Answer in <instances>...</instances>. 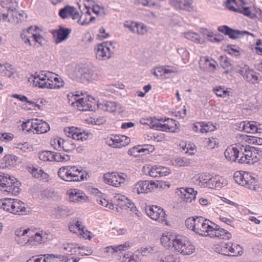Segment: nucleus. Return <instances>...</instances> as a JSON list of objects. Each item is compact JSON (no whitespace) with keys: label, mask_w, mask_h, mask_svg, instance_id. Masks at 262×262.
Instances as JSON below:
<instances>
[{"label":"nucleus","mask_w":262,"mask_h":262,"mask_svg":"<svg viewBox=\"0 0 262 262\" xmlns=\"http://www.w3.org/2000/svg\"><path fill=\"white\" fill-rule=\"evenodd\" d=\"M256 122L254 121H247L242 122L240 123L239 128L248 133H256Z\"/></svg>","instance_id":"31"},{"label":"nucleus","mask_w":262,"mask_h":262,"mask_svg":"<svg viewBox=\"0 0 262 262\" xmlns=\"http://www.w3.org/2000/svg\"><path fill=\"white\" fill-rule=\"evenodd\" d=\"M219 60L221 62V66L224 69L230 68L231 70H233V65L231 63L230 60L226 56H221L219 57Z\"/></svg>","instance_id":"43"},{"label":"nucleus","mask_w":262,"mask_h":262,"mask_svg":"<svg viewBox=\"0 0 262 262\" xmlns=\"http://www.w3.org/2000/svg\"><path fill=\"white\" fill-rule=\"evenodd\" d=\"M199 216L190 217L187 219L185 221V226L186 227L191 230L194 232L195 230L196 225V221H198Z\"/></svg>","instance_id":"41"},{"label":"nucleus","mask_w":262,"mask_h":262,"mask_svg":"<svg viewBox=\"0 0 262 262\" xmlns=\"http://www.w3.org/2000/svg\"><path fill=\"white\" fill-rule=\"evenodd\" d=\"M124 26L125 27L128 28L130 31L134 33H138V32H139L140 24L137 23L132 22L130 25L124 24Z\"/></svg>","instance_id":"58"},{"label":"nucleus","mask_w":262,"mask_h":262,"mask_svg":"<svg viewBox=\"0 0 262 262\" xmlns=\"http://www.w3.org/2000/svg\"><path fill=\"white\" fill-rule=\"evenodd\" d=\"M145 212L147 215L151 219L163 223L165 221V212L164 209L158 206H151L145 208Z\"/></svg>","instance_id":"7"},{"label":"nucleus","mask_w":262,"mask_h":262,"mask_svg":"<svg viewBox=\"0 0 262 262\" xmlns=\"http://www.w3.org/2000/svg\"><path fill=\"white\" fill-rule=\"evenodd\" d=\"M247 186H244L251 189H255L256 181L254 178L252 177L251 175L248 176V179L246 180Z\"/></svg>","instance_id":"56"},{"label":"nucleus","mask_w":262,"mask_h":262,"mask_svg":"<svg viewBox=\"0 0 262 262\" xmlns=\"http://www.w3.org/2000/svg\"><path fill=\"white\" fill-rule=\"evenodd\" d=\"M239 48L236 47L235 45H227L225 51L228 52V53L232 56L235 57H238L239 56Z\"/></svg>","instance_id":"44"},{"label":"nucleus","mask_w":262,"mask_h":262,"mask_svg":"<svg viewBox=\"0 0 262 262\" xmlns=\"http://www.w3.org/2000/svg\"><path fill=\"white\" fill-rule=\"evenodd\" d=\"M198 124L201 127L200 132L202 133L213 131L215 128V126L210 122L205 123L204 122H199Z\"/></svg>","instance_id":"38"},{"label":"nucleus","mask_w":262,"mask_h":262,"mask_svg":"<svg viewBox=\"0 0 262 262\" xmlns=\"http://www.w3.org/2000/svg\"><path fill=\"white\" fill-rule=\"evenodd\" d=\"M69 140H64L62 142V151L70 153L75 148V145L71 143Z\"/></svg>","instance_id":"46"},{"label":"nucleus","mask_w":262,"mask_h":262,"mask_svg":"<svg viewBox=\"0 0 262 262\" xmlns=\"http://www.w3.org/2000/svg\"><path fill=\"white\" fill-rule=\"evenodd\" d=\"M68 167V166L60 167L58 171V176L64 181L71 182Z\"/></svg>","instance_id":"37"},{"label":"nucleus","mask_w":262,"mask_h":262,"mask_svg":"<svg viewBox=\"0 0 262 262\" xmlns=\"http://www.w3.org/2000/svg\"><path fill=\"white\" fill-rule=\"evenodd\" d=\"M216 139L212 138H208L206 141L207 146L209 148H214L216 144Z\"/></svg>","instance_id":"64"},{"label":"nucleus","mask_w":262,"mask_h":262,"mask_svg":"<svg viewBox=\"0 0 262 262\" xmlns=\"http://www.w3.org/2000/svg\"><path fill=\"white\" fill-rule=\"evenodd\" d=\"M39 159L43 161H55L63 162L70 160V156L61 152L43 150L39 152Z\"/></svg>","instance_id":"3"},{"label":"nucleus","mask_w":262,"mask_h":262,"mask_svg":"<svg viewBox=\"0 0 262 262\" xmlns=\"http://www.w3.org/2000/svg\"><path fill=\"white\" fill-rule=\"evenodd\" d=\"M112 42L110 41L103 42L95 47L96 58L100 60H106L111 58L114 53L110 50V46Z\"/></svg>","instance_id":"4"},{"label":"nucleus","mask_w":262,"mask_h":262,"mask_svg":"<svg viewBox=\"0 0 262 262\" xmlns=\"http://www.w3.org/2000/svg\"><path fill=\"white\" fill-rule=\"evenodd\" d=\"M161 243L167 249L173 248L184 255L191 254L194 251V246L186 237L180 235H174L170 232L163 234Z\"/></svg>","instance_id":"1"},{"label":"nucleus","mask_w":262,"mask_h":262,"mask_svg":"<svg viewBox=\"0 0 262 262\" xmlns=\"http://www.w3.org/2000/svg\"><path fill=\"white\" fill-rule=\"evenodd\" d=\"M145 150L144 148H141V146L138 145L137 147L135 146L129 149L128 151V154L130 156L137 157L138 156L139 153L144 152Z\"/></svg>","instance_id":"51"},{"label":"nucleus","mask_w":262,"mask_h":262,"mask_svg":"<svg viewBox=\"0 0 262 262\" xmlns=\"http://www.w3.org/2000/svg\"><path fill=\"white\" fill-rule=\"evenodd\" d=\"M210 177L205 174L200 175L199 177V181L201 183V186L206 187L207 184L209 181Z\"/></svg>","instance_id":"61"},{"label":"nucleus","mask_w":262,"mask_h":262,"mask_svg":"<svg viewBox=\"0 0 262 262\" xmlns=\"http://www.w3.org/2000/svg\"><path fill=\"white\" fill-rule=\"evenodd\" d=\"M14 72L15 70L11 64L8 63L4 64L0 63V74L2 76L11 77Z\"/></svg>","instance_id":"34"},{"label":"nucleus","mask_w":262,"mask_h":262,"mask_svg":"<svg viewBox=\"0 0 262 262\" xmlns=\"http://www.w3.org/2000/svg\"><path fill=\"white\" fill-rule=\"evenodd\" d=\"M157 170L159 173V177H165L170 173V170L167 167L158 166Z\"/></svg>","instance_id":"55"},{"label":"nucleus","mask_w":262,"mask_h":262,"mask_svg":"<svg viewBox=\"0 0 262 262\" xmlns=\"http://www.w3.org/2000/svg\"><path fill=\"white\" fill-rule=\"evenodd\" d=\"M50 126L46 121L42 120L35 119H34V130L33 133L43 134L48 132L50 130Z\"/></svg>","instance_id":"22"},{"label":"nucleus","mask_w":262,"mask_h":262,"mask_svg":"<svg viewBox=\"0 0 262 262\" xmlns=\"http://www.w3.org/2000/svg\"><path fill=\"white\" fill-rule=\"evenodd\" d=\"M32 30V27H29L26 31H24L20 34V37L21 39L26 43H28L30 46H31V41L30 39V36L29 37L28 34H30V31Z\"/></svg>","instance_id":"50"},{"label":"nucleus","mask_w":262,"mask_h":262,"mask_svg":"<svg viewBox=\"0 0 262 262\" xmlns=\"http://www.w3.org/2000/svg\"><path fill=\"white\" fill-rule=\"evenodd\" d=\"M30 212V209L21 201L15 199L14 201V205H13V209L12 213L19 215H25L28 214Z\"/></svg>","instance_id":"17"},{"label":"nucleus","mask_w":262,"mask_h":262,"mask_svg":"<svg viewBox=\"0 0 262 262\" xmlns=\"http://www.w3.org/2000/svg\"><path fill=\"white\" fill-rule=\"evenodd\" d=\"M14 201H15V199L10 198H5L1 200L2 205L0 207L1 209L12 213Z\"/></svg>","instance_id":"32"},{"label":"nucleus","mask_w":262,"mask_h":262,"mask_svg":"<svg viewBox=\"0 0 262 262\" xmlns=\"http://www.w3.org/2000/svg\"><path fill=\"white\" fill-rule=\"evenodd\" d=\"M66 134L69 137H72L73 139L76 140H81L84 141L87 140L89 134L84 131L81 132L80 129L75 128L73 126L64 129Z\"/></svg>","instance_id":"10"},{"label":"nucleus","mask_w":262,"mask_h":262,"mask_svg":"<svg viewBox=\"0 0 262 262\" xmlns=\"http://www.w3.org/2000/svg\"><path fill=\"white\" fill-rule=\"evenodd\" d=\"M211 237H217L220 239H230L232 237L231 234L224 229L221 228L220 226L213 223L212 229L209 234H207Z\"/></svg>","instance_id":"12"},{"label":"nucleus","mask_w":262,"mask_h":262,"mask_svg":"<svg viewBox=\"0 0 262 262\" xmlns=\"http://www.w3.org/2000/svg\"><path fill=\"white\" fill-rule=\"evenodd\" d=\"M169 4L176 10L191 11L192 0H168Z\"/></svg>","instance_id":"14"},{"label":"nucleus","mask_w":262,"mask_h":262,"mask_svg":"<svg viewBox=\"0 0 262 262\" xmlns=\"http://www.w3.org/2000/svg\"><path fill=\"white\" fill-rule=\"evenodd\" d=\"M88 200V197L82 191L78 192L74 190L69 193V200L73 202H85Z\"/></svg>","instance_id":"27"},{"label":"nucleus","mask_w":262,"mask_h":262,"mask_svg":"<svg viewBox=\"0 0 262 262\" xmlns=\"http://www.w3.org/2000/svg\"><path fill=\"white\" fill-rule=\"evenodd\" d=\"M185 37L188 39L191 40L194 42H199V34L194 32H188L185 34Z\"/></svg>","instance_id":"59"},{"label":"nucleus","mask_w":262,"mask_h":262,"mask_svg":"<svg viewBox=\"0 0 262 262\" xmlns=\"http://www.w3.org/2000/svg\"><path fill=\"white\" fill-rule=\"evenodd\" d=\"M89 101L90 100H88L87 98H81L72 102V105L75 106L76 104L77 108L81 111H95L96 107L93 106L91 102Z\"/></svg>","instance_id":"18"},{"label":"nucleus","mask_w":262,"mask_h":262,"mask_svg":"<svg viewBox=\"0 0 262 262\" xmlns=\"http://www.w3.org/2000/svg\"><path fill=\"white\" fill-rule=\"evenodd\" d=\"M177 52L183 59H186L189 57V52L185 48H181L178 49Z\"/></svg>","instance_id":"62"},{"label":"nucleus","mask_w":262,"mask_h":262,"mask_svg":"<svg viewBox=\"0 0 262 262\" xmlns=\"http://www.w3.org/2000/svg\"><path fill=\"white\" fill-rule=\"evenodd\" d=\"M249 152L250 156L247 155L244 158L241 157L238 160V163L253 164L262 158V150L258 148L253 147V149H251Z\"/></svg>","instance_id":"9"},{"label":"nucleus","mask_w":262,"mask_h":262,"mask_svg":"<svg viewBox=\"0 0 262 262\" xmlns=\"http://www.w3.org/2000/svg\"><path fill=\"white\" fill-rule=\"evenodd\" d=\"M29 236H30V237L28 238V242H30V245L33 246L35 244V242L38 244L46 242L47 239L48 234L46 233L43 234L42 231L41 233L36 232L34 235L30 232Z\"/></svg>","instance_id":"26"},{"label":"nucleus","mask_w":262,"mask_h":262,"mask_svg":"<svg viewBox=\"0 0 262 262\" xmlns=\"http://www.w3.org/2000/svg\"><path fill=\"white\" fill-rule=\"evenodd\" d=\"M213 91L218 97L224 98L230 96V91L224 86H216L213 88Z\"/></svg>","instance_id":"36"},{"label":"nucleus","mask_w":262,"mask_h":262,"mask_svg":"<svg viewBox=\"0 0 262 262\" xmlns=\"http://www.w3.org/2000/svg\"><path fill=\"white\" fill-rule=\"evenodd\" d=\"M247 70L244 76V79L247 81L251 83L257 82L258 77L256 75L255 72L253 70L249 69V67H246Z\"/></svg>","instance_id":"33"},{"label":"nucleus","mask_w":262,"mask_h":262,"mask_svg":"<svg viewBox=\"0 0 262 262\" xmlns=\"http://www.w3.org/2000/svg\"><path fill=\"white\" fill-rule=\"evenodd\" d=\"M33 83L35 86H38V88L41 89L47 88L50 89H59L61 87H63V82H61V84L57 85V84H54L52 80H38L37 79V78H34L33 80Z\"/></svg>","instance_id":"21"},{"label":"nucleus","mask_w":262,"mask_h":262,"mask_svg":"<svg viewBox=\"0 0 262 262\" xmlns=\"http://www.w3.org/2000/svg\"><path fill=\"white\" fill-rule=\"evenodd\" d=\"M127 178L126 174L121 173V174L115 173H107L103 175L104 182L109 185L115 187H119L121 184L123 183Z\"/></svg>","instance_id":"6"},{"label":"nucleus","mask_w":262,"mask_h":262,"mask_svg":"<svg viewBox=\"0 0 262 262\" xmlns=\"http://www.w3.org/2000/svg\"><path fill=\"white\" fill-rule=\"evenodd\" d=\"M158 187V184H156L155 182L146 180L140 181L135 185V189L138 194L151 192Z\"/></svg>","instance_id":"11"},{"label":"nucleus","mask_w":262,"mask_h":262,"mask_svg":"<svg viewBox=\"0 0 262 262\" xmlns=\"http://www.w3.org/2000/svg\"><path fill=\"white\" fill-rule=\"evenodd\" d=\"M15 241L19 245L21 246H29L30 245V242H28V239L26 238L25 235L21 236H15Z\"/></svg>","instance_id":"54"},{"label":"nucleus","mask_w":262,"mask_h":262,"mask_svg":"<svg viewBox=\"0 0 262 262\" xmlns=\"http://www.w3.org/2000/svg\"><path fill=\"white\" fill-rule=\"evenodd\" d=\"M92 74L88 69L82 70L81 76L80 77L81 82H86L92 78Z\"/></svg>","instance_id":"48"},{"label":"nucleus","mask_w":262,"mask_h":262,"mask_svg":"<svg viewBox=\"0 0 262 262\" xmlns=\"http://www.w3.org/2000/svg\"><path fill=\"white\" fill-rule=\"evenodd\" d=\"M63 249L67 254L72 255L75 254L78 247L73 243H67L63 245Z\"/></svg>","instance_id":"42"},{"label":"nucleus","mask_w":262,"mask_h":262,"mask_svg":"<svg viewBox=\"0 0 262 262\" xmlns=\"http://www.w3.org/2000/svg\"><path fill=\"white\" fill-rule=\"evenodd\" d=\"M98 109H100L104 111L113 113L116 111L117 103L115 102L106 101L102 103L98 102L97 104Z\"/></svg>","instance_id":"28"},{"label":"nucleus","mask_w":262,"mask_h":262,"mask_svg":"<svg viewBox=\"0 0 262 262\" xmlns=\"http://www.w3.org/2000/svg\"><path fill=\"white\" fill-rule=\"evenodd\" d=\"M224 155L226 159L230 161L235 162L236 160L238 161V159L239 151L234 147H228L224 152Z\"/></svg>","instance_id":"30"},{"label":"nucleus","mask_w":262,"mask_h":262,"mask_svg":"<svg viewBox=\"0 0 262 262\" xmlns=\"http://www.w3.org/2000/svg\"><path fill=\"white\" fill-rule=\"evenodd\" d=\"M58 259L59 261H63L64 259V256L60 255L54 254H45L40 255V257L38 258L39 262H53L57 261L56 260Z\"/></svg>","instance_id":"29"},{"label":"nucleus","mask_w":262,"mask_h":262,"mask_svg":"<svg viewBox=\"0 0 262 262\" xmlns=\"http://www.w3.org/2000/svg\"><path fill=\"white\" fill-rule=\"evenodd\" d=\"M20 183L14 177L8 174L0 172V189L1 191L11 194L17 195L20 192Z\"/></svg>","instance_id":"2"},{"label":"nucleus","mask_w":262,"mask_h":262,"mask_svg":"<svg viewBox=\"0 0 262 262\" xmlns=\"http://www.w3.org/2000/svg\"><path fill=\"white\" fill-rule=\"evenodd\" d=\"M55 212L60 216H67L71 214L72 211L67 206H60L54 208Z\"/></svg>","instance_id":"35"},{"label":"nucleus","mask_w":262,"mask_h":262,"mask_svg":"<svg viewBox=\"0 0 262 262\" xmlns=\"http://www.w3.org/2000/svg\"><path fill=\"white\" fill-rule=\"evenodd\" d=\"M21 127L24 131L26 130L27 132H30L32 130H34V119L31 120H28L26 122H23Z\"/></svg>","instance_id":"49"},{"label":"nucleus","mask_w":262,"mask_h":262,"mask_svg":"<svg viewBox=\"0 0 262 262\" xmlns=\"http://www.w3.org/2000/svg\"><path fill=\"white\" fill-rule=\"evenodd\" d=\"M157 251V249L155 247H148L144 248L141 250V254L142 255H146L148 253H152Z\"/></svg>","instance_id":"63"},{"label":"nucleus","mask_w":262,"mask_h":262,"mask_svg":"<svg viewBox=\"0 0 262 262\" xmlns=\"http://www.w3.org/2000/svg\"><path fill=\"white\" fill-rule=\"evenodd\" d=\"M180 192V194L179 195L186 202H191L192 200H194L198 193L192 188H181Z\"/></svg>","instance_id":"24"},{"label":"nucleus","mask_w":262,"mask_h":262,"mask_svg":"<svg viewBox=\"0 0 262 262\" xmlns=\"http://www.w3.org/2000/svg\"><path fill=\"white\" fill-rule=\"evenodd\" d=\"M217 30L225 35H227L231 39H236L239 38L240 36H244L245 34H249L254 36V34L247 31H239L235 30L226 25L220 26L218 27Z\"/></svg>","instance_id":"8"},{"label":"nucleus","mask_w":262,"mask_h":262,"mask_svg":"<svg viewBox=\"0 0 262 262\" xmlns=\"http://www.w3.org/2000/svg\"><path fill=\"white\" fill-rule=\"evenodd\" d=\"M59 15L62 19H66L69 16L73 19H76L79 17V13L75 7L67 5L59 10Z\"/></svg>","instance_id":"15"},{"label":"nucleus","mask_w":262,"mask_h":262,"mask_svg":"<svg viewBox=\"0 0 262 262\" xmlns=\"http://www.w3.org/2000/svg\"><path fill=\"white\" fill-rule=\"evenodd\" d=\"M71 31L72 30L70 28L59 26L58 29L52 30L51 33L55 37V43L57 44L67 39Z\"/></svg>","instance_id":"13"},{"label":"nucleus","mask_w":262,"mask_h":262,"mask_svg":"<svg viewBox=\"0 0 262 262\" xmlns=\"http://www.w3.org/2000/svg\"><path fill=\"white\" fill-rule=\"evenodd\" d=\"M118 200L120 201L117 205L118 206L124 209L129 208L131 211L135 213L137 216H139V211L137 210L134 204L126 197L124 195H121L118 198Z\"/></svg>","instance_id":"19"},{"label":"nucleus","mask_w":262,"mask_h":262,"mask_svg":"<svg viewBox=\"0 0 262 262\" xmlns=\"http://www.w3.org/2000/svg\"><path fill=\"white\" fill-rule=\"evenodd\" d=\"M213 223L210 221L204 219L202 216H199V220L196 221V225L194 232L199 235L202 236H207L212 229V225Z\"/></svg>","instance_id":"5"},{"label":"nucleus","mask_w":262,"mask_h":262,"mask_svg":"<svg viewBox=\"0 0 262 262\" xmlns=\"http://www.w3.org/2000/svg\"><path fill=\"white\" fill-rule=\"evenodd\" d=\"M249 174L247 173L245 175H242L240 173L235 172L234 175V179L235 182L242 186H247L246 183V179L248 178Z\"/></svg>","instance_id":"39"},{"label":"nucleus","mask_w":262,"mask_h":262,"mask_svg":"<svg viewBox=\"0 0 262 262\" xmlns=\"http://www.w3.org/2000/svg\"><path fill=\"white\" fill-rule=\"evenodd\" d=\"M31 173L33 177L37 179H46L48 177V174L42 169H38L35 167H33Z\"/></svg>","instance_id":"45"},{"label":"nucleus","mask_w":262,"mask_h":262,"mask_svg":"<svg viewBox=\"0 0 262 262\" xmlns=\"http://www.w3.org/2000/svg\"><path fill=\"white\" fill-rule=\"evenodd\" d=\"M130 142V138L125 136H121L120 143L119 145L116 144V148H120L121 147L125 146L128 145Z\"/></svg>","instance_id":"57"},{"label":"nucleus","mask_w":262,"mask_h":262,"mask_svg":"<svg viewBox=\"0 0 262 262\" xmlns=\"http://www.w3.org/2000/svg\"><path fill=\"white\" fill-rule=\"evenodd\" d=\"M245 5L244 1H242V3L237 5L235 7H230L231 11L234 12L244 14L245 16L249 17L250 18H254L256 17V15L251 12L250 8L248 7H244Z\"/></svg>","instance_id":"23"},{"label":"nucleus","mask_w":262,"mask_h":262,"mask_svg":"<svg viewBox=\"0 0 262 262\" xmlns=\"http://www.w3.org/2000/svg\"><path fill=\"white\" fill-rule=\"evenodd\" d=\"M64 140L61 138H55L51 141V145L57 150L62 151V142Z\"/></svg>","instance_id":"47"},{"label":"nucleus","mask_w":262,"mask_h":262,"mask_svg":"<svg viewBox=\"0 0 262 262\" xmlns=\"http://www.w3.org/2000/svg\"><path fill=\"white\" fill-rule=\"evenodd\" d=\"M78 249H81L82 250V251L79 253V254H80L81 256L90 255L93 252L92 249L90 247H84V246H82V247L79 246V247H78Z\"/></svg>","instance_id":"60"},{"label":"nucleus","mask_w":262,"mask_h":262,"mask_svg":"<svg viewBox=\"0 0 262 262\" xmlns=\"http://www.w3.org/2000/svg\"><path fill=\"white\" fill-rule=\"evenodd\" d=\"M227 184V181L219 175L210 177L206 187L209 188L220 189Z\"/></svg>","instance_id":"16"},{"label":"nucleus","mask_w":262,"mask_h":262,"mask_svg":"<svg viewBox=\"0 0 262 262\" xmlns=\"http://www.w3.org/2000/svg\"><path fill=\"white\" fill-rule=\"evenodd\" d=\"M18 157L13 155H5L2 159L1 166L3 168L14 167L17 165Z\"/></svg>","instance_id":"25"},{"label":"nucleus","mask_w":262,"mask_h":262,"mask_svg":"<svg viewBox=\"0 0 262 262\" xmlns=\"http://www.w3.org/2000/svg\"><path fill=\"white\" fill-rule=\"evenodd\" d=\"M234 147L239 151V154L242 155V158H244L245 156H243V155H244V153L245 152H249L251 149H253L252 146H250L249 145H241L240 144L238 145H236V146Z\"/></svg>","instance_id":"52"},{"label":"nucleus","mask_w":262,"mask_h":262,"mask_svg":"<svg viewBox=\"0 0 262 262\" xmlns=\"http://www.w3.org/2000/svg\"><path fill=\"white\" fill-rule=\"evenodd\" d=\"M121 136L116 135L114 137V138L108 139L106 141L107 143L110 146L113 147H116V144L119 145L120 143Z\"/></svg>","instance_id":"53"},{"label":"nucleus","mask_w":262,"mask_h":262,"mask_svg":"<svg viewBox=\"0 0 262 262\" xmlns=\"http://www.w3.org/2000/svg\"><path fill=\"white\" fill-rule=\"evenodd\" d=\"M71 182H79L84 179L85 176L81 170L75 166H68Z\"/></svg>","instance_id":"20"},{"label":"nucleus","mask_w":262,"mask_h":262,"mask_svg":"<svg viewBox=\"0 0 262 262\" xmlns=\"http://www.w3.org/2000/svg\"><path fill=\"white\" fill-rule=\"evenodd\" d=\"M230 252L232 255L231 256H237L238 255H241L243 253V248L238 244L232 243L231 247L229 246Z\"/></svg>","instance_id":"40"}]
</instances>
